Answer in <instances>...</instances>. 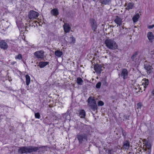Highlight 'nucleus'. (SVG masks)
<instances>
[{
	"label": "nucleus",
	"instance_id": "nucleus-15",
	"mask_svg": "<svg viewBox=\"0 0 154 154\" xmlns=\"http://www.w3.org/2000/svg\"><path fill=\"white\" fill-rule=\"evenodd\" d=\"M94 69L95 71L98 73H100L102 71V67L100 65L97 64L94 66Z\"/></svg>",
	"mask_w": 154,
	"mask_h": 154
},
{
	"label": "nucleus",
	"instance_id": "nucleus-10",
	"mask_svg": "<svg viewBox=\"0 0 154 154\" xmlns=\"http://www.w3.org/2000/svg\"><path fill=\"white\" fill-rule=\"evenodd\" d=\"M44 52L43 51L40 50V51H37L35 52L34 54L38 58H42L43 57Z\"/></svg>",
	"mask_w": 154,
	"mask_h": 154
},
{
	"label": "nucleus",
	"instance_id": "nucleus-17",
	"mask_svg": "<svg viewBox=\"0 0 154 154\" xmlns=\"http://www.w3.org/2000/svg\"><path fill=\"white\" fill-rule=\"evenodd\" d=\"M51 13L53 15L57 16L59 14V12L57 8H54L51 11Z\"/></svg>",
	"mask_w": 154,
	"mask_h": 154
},
{
	"label": "nucleus",
	"instance_id": "nucleus-33",
	"mask_svg": "<svg viewBox=\"0 0 154 154\" xmlns=\"http://www.w3.org/2000/svg\"><path fill=\"white\" fill-rule=\"evenodd\" d=\"M112 151V149H108L107 152H106V153L107 154H113Z\"/></svg>",
	"mask_w": 154,
	"mask_h": 154
},
{
	"label": "nucleus",
	"instance_id": "nucleus-22",
	"mask_svg": "<svg viewBox=\"0 0 154 154\" xmlns=\"http://www.w3.org/2000/svg\"><path fill=\"white\" fill-rule=\"evenodd\" d=\"M58 57H60L63 55V52L57 50L55 51L54 53Z\"/></svg>",
	"mask_w": 154,
	"mask_h": 154
},
{
	"label": "nucleus",
	"instance_id": "nucleus-11",
	"mask_svg": "<svg viewBox=\"0 0 154 154\" xmlns=\"http://www.w3.org/2000/svg\"><path fill=\"white\" fill-rule=\"evenodd\" d=\"M115 17L114 21L117 25V26H120L122 24V19L118 16H116Z\"/></svg>",
	"mask_w": 154,
	"mask_h": 154
},
{
	"label": "nucleus",
	"instance_id": "nucleus-23",
	"mask_svg": "<svg viewBox=\"0 0 154 154\" xmlns=\"http://www.w3.org/2000/svg\"><path fill=\"white\" fill-rule=\"evenodd\" d=\"M26 79V83L27 85H28L30 82V76L28 75H26L25 76Z\"/></svg>",
	"mask_w": 154,
	"mask_h": 154
},
{
	"label": "nucleus",
	"instance_id": "nucleus-8",
	"mask_svg": "<svg viewBox=\"0 0 154 154\" xmlns=\"http://www.w3.org/2000/svg\"><path fill=\"white\" fill-rule=\"evenodd\" d=\"M120 75L124 80L127 79L128 77V72L127 70L126 69H123L121 71Z\"/></svg>",
	"mask_w": 154,
	"mask_h": 154
},
{
	"label": "nucleus",
	"instance_id": "nucleus-25",
	"mask_svg": "<svg viewBox=\"0 0 154 154\" xmlns=\"http://www.w3.org/2000/svg\"><path fill=\"white\" fill-rule=\"evenodd\" d=\"M145 146L148 149V152L149 153H150V149L151 147V144L149 143H146Z\"/></svg>",
	"mask_w": 154,
	"mask_h": 154
},
{
	"label": "nucleus",
	"instance_id": "nucleus-28",
	"mask_svg": "<svg viewBox=\"0 0 154 154\" xmlns=\"http://www.w3.org/2000/svg\"><path fill=\"white\" fill-rule=\"evenodd\" d=\"M111 1V0H103L102 1V4L103 5L108 4Z\"/></svg>",
	"mask_w": 154,
	"mask_h": 154
},
{
	"label": "nucleus",
	"instance_id": "nucleus-27",
	"mask_svg": "<svg viewBox=\"0 0 154 154\" xmlns=\"http://www.w3.org/2000/svg\"><path fill=\"white\" fill-rule=\"evenodd\" d=\"M69 40L70 41V43H75V38L73 36L69 38Z\"/></svg>",
	"mask_w": 154,
	"mask_h": 154
},
{
	"label": "nucleus",
	"instance_id": "nucleus-43",
	"mask_svg": "<svg viewBox=\"0 0 154 154\" xmlns=\"http://www.w3.org/2000/svg\"><path fill=\"white\" fill-rule=\"evenodd\" d=\"M152 54L154 55V53H153Z\"/></svg>",
	"mask_w": 154,
	"mask_h": 154
},
{
	"label": "nucleus",
	"instance_id": "nucleus-21",
	"mask_svg": "<svg viewBox=\"0 0 154 154\" xmlns=\"http://www.w3.org/2000/svg\"><path fill=\"white\" fill-rule=\"evenodd\" d=\"M140 15L139 14L137 13L133 17L132 20L134 22H136L138 20L139 18Z\"/></svg>",
	"mask_w": 154,
	"mask_h": 154
},
{
	"label": "nucleus",
	"instance_id": "nucleus-37",
	"mask_svg": "<svg viewBox=\"0 0 154 154\" xmlns=\"http://www.w3.org/2000/svg\"><path fill=\"white\" fill-rule=\"evenodd\" d=\"M154 27V25L153 24L152 25L149 26H148V28L149 29H152Z\"/></svg>",
	"mask_w": 154,
	"mask_h": 154
},
{
	"label": "nucleus",
	"instance_id": "nucleus-32",
	"mask_svg": "<svg viewBox=\"0 0 154 154\" xmlns=\"http://www.w3.org/2000/svg\"><path fill=\"white\" fill-rule=\"evenodd\" d=\"M16 59H18L19 60L21 59L22 58V56L21 54H19L17 56H16L15 57Z\"/></svg>",
	"mask_w": 154,
	"mask_h": 154
},
{
	"label": "nucleus",
	"instance_id": "nucleus-31",
	"mask_svg": "<svg viewBox=\"0 0 154 154\" xmlns=\"http://www.w3.org/2000/svg\"><path fill=\"white\" fill-rule=\"evenodd\" d=\"M143 106V105L142 104V103L140 102H139L137 104V108L140 109L141 108V107Z\"/></svg>",
	"mask_w": 154,
	"mask_h": 154
},
{
	"label": "nucleus",
	"instance_id": "nucleus-4",
	"mask_svg": "<svg viewBox=\"0 0 154 154\" xmlns=\"http://www.w3.org/2000/svg\"><path fill=\"white\" fill-rule=\"evenodd\" d=\"M87 102L88 105L93 111H95L97 109V106L95 99L92 97H90L88 99Z\"/></svg>",
	"mask_w": 154,
	"mask_h": 154
},
{
	"label": "nucleus",
	"instance_id": "nucleus-35",
	"mask_svg": "<svg viewBox=\"0 0 154 154\" xmlns=\"http://www.w3.org/2000/svg\"><path fill=\"white\" fill-rule=\"evenodd\" d=\"M101 83L100 82H98L96 85V87L97 88H99L101 85Z\"/></svg>",
	"mask_w": 154,
	"mask_h": 154
},
{
	"label": "nucleus",
	"instance_id": "nucleus-42",
	"mask_svg": "<svg viewBox=\"0 0 154 154\" xmlns=\"http://www.w3.org/2000/svg\"><path fill=\"white\" fill-rule=\"evenodd\" d=\"M104 25L103 24L102 25V26H104Z\"/></svg>",
	"mask_w": 154,
	"mask_h": 154
},
{
	"label": "nucleus",
	"instance_id": "nucleus-14",
	"mask_svg": "<svg viewBox=\"0 0 154 154\" xmlns=\"http://www.w3.org/2000/svg\"><path fill=\"white\" fill-rule=\"evenodd\" d=\"M138 54V51H136L131 56V58L133 61L135 62L137 61V60H138L137 58V55Z\"/></svg>",
	"mask_w": 154,
	"mask_h": 154
},
{
	"label": "nucleus",
	"instance_id": "nucleus-24",
	"mask_svg": "<svg viewBox=\"0 0 154 154\" xmlns=\"http://www.w3.org/2000/svg\"><path fill=\"white\" fill-rule=\"evenodd\" d=\"M85 115V112L84 110H80L79 112V116L81 118H84Z\"/></svg>",
	"mask_w": 154,
	"mask_h": 154
},
{
	"label": "nucleus",
	"instance_id": "nucleus-34",
	"mask_svg": "<svg viewBox=\"0 0 154 154\" xmlns=\"http://www.w3.org/2000/svg\"><path fill=\"white\" fill-rule=\"evenodd\" d=\"M97 104L99 106H101L104 105V103L102 101L100 100L98 101Z\"/></svg>",
	"mask_w": 154,
	"mask_h": 154
},
{
	"label": "nucleus",
	"instance_id": "nucleus-19",
	"mask_svg": "<svg viewBox=\"0 0 154 154\" xmlns=\"http://www.w3.org/2000/svg\"><path fill=\"white\" fill-rule=\"evenodd\" d=\"M123 147L124 148L128 149L130 146V143L128 140H126L123 143Z\"/></svg>",
	"mask_w": 154,
	"mask_h": 154
},
{
	"label": "nucleus",
	"instance_id": "nucleus-3",
	"mask_svg": "<svg viewBox=\"0 0 154 154\" xmlns=\"http://www.w3.org/2000/svg\"><path fill=\"white\" fill-rule=\"evenodd\" d=\"M105 43L107 48L110 49L114 50L117 48V44L115 41L112 39H106Z\"/></svg>",
	"mask_w": 154,
	"mask_h": 154
},
{
	"label": "nucleus",
	"instance_id": "nucleus-44",
	"mask_svg": "<svg viewBox=\"0 0 154 154\" xmlns=\"http://www.w3.org/2000/svg\"><path fill=\"white\" fill-rule=\"evenodd\" d=\"M93 1H95V0H93Z\"/></svg>",
	"mask_w": 154,
	"mask_h": 154
},
{
	"label": "nucleus",
	"instance_id": "nucleus-13",
	"mask_svg": "<svg viewBox=\"0 0 154 154\" xmlns=\"http://www.w3.org/2000/svg\"><path fill=\"white\" fill-rule=\"evenodd\" d=\"M147 37L148 39L151 42H152V40L154 38L153 33L152 32H149L147 33Z\"/></svg>",
	"mask_w": 154,
	"mask_h": 154
},
{
	"label": "nucleus",
	"instance_id": "nucleus-39",
	"mask_svg": "<svg viewBox=\"0 0 154 154\" xmlns=\"http://www.w3.org/2000/svg\"><path fill=\"white\" fill-rule=\"evenodd\" d=\"M152 93L153 95H154V89H153L152 91Z\"/></svg>",
	"mask_w": 154,
	"mask_h": 154
},
{
	"label": "nucleus",
	"instance_id": "nucleus-16",
	"mask_svg": "<svg viewBox=\"0 0 154 154\" xmlns=\"http://www.w3.org/2000/svg\"><path fill=\"white\" fill-rule=\"evenodd\" d=\"M142 81V85H143L144 88H146L149 85V80L148 79H144Z\"/></svg>",
	"mask_w": 154,
	"mask_h": 154
},
{
	"label": "nucleus",
	"instance_id": "nucleus-41",
	"mask_svg": "<svg viewBox=\"0 0 154 154\" xmlns=\"http://www.w3.org/2000/svg\"><path fill=\"white\" fill-rule=\"evenodd\" d=\"M128 117H128V118H127V117H126V119H128Z\"/></svg>",
	"mask_w": 154,
	"mask_h": 154
},
{
	"label": "nucleus",
	"instance_id": "nucleus-40",
	"mask_svg": "<svg viewBox=\"0 0 154 154\" xmlns=\"http://www.w3.org/2000/svg\"><path fill=\"white\" fill-rule=\"evenodd\" d=\"M15 63V62H12L11 63V64H12V65H14V63Z\"/></svg>",
	"mask_w": 154,
	"mask_h": 154
},
{
	"label": "nucleus",
	"instance_id": "nucleus-36",
	"mask_svg": "<svg viewBox=\"0 0 154 154\" xmlns=\"http://www.w3.org/2000/svg\"><path fill=\"white\" fill-rule=\"evenodd\" d=\"M35 118L39 119L40 117L39 113L38 112L35 113Z\"/></svg>",
	"mask_w": 154,
	"mask_h": 154
},
{
	"label": "nucleus",
	"instance_id": "nucleus-30",
	"mask_svg": "<svg viewBox=\"0 0 154 154\" xmlns=\"http://www.w3.org/2000/svg\"><path fill=\"white\" fill-rule=\"evenodd\" d=\"M121 129L122 131V134L124 138L126 137V133L125 131L122 128H121Z\"/></svg>",
	"mask_w": 154,
	"mask_h": 154
},
{
	"label": "nucleus",
	"instance_id": "nucleus-18",
	"mask_svg": "<svg viewBox=\"0 0 154 154\" xmlns=\"http://www.w3.org/2000/svg\"><path fill=\"white\" fill-rule=\"evenodd\" d=\"M134 7V4L133 3H129L126 9L129 11L130 9H133Z\"/></svg>",
	"mask_w": 154,
	"mask_h": 154
},
{
	"label": "nucleus",
	"instance_id": "nucleus-2",
	"mask_svg": "<svg viewBox=\"0 0 154 154\" xmlns=\"http://www.w3.org/2000/svg\"><path fill=\"white\" fill-rule=\"evenodd\" d=\"M89 132V131L87 130V131H85L83 133H79L77 135V138L80 144L82 143L85 140H87Z\"/></svg>",
	"mask_w": 154,
	"mask_h": 154
},
{
	"label": "nucleus",
	"instance_id": "nucleus-5",
	"mask_svg": "<svg viewBox=\"0 0 154 154\" xmlns=\"http://www.w3.org/2000/svg\"><path fill=\"white\" fill-rule=\"evenodd\" d=\"M89 22L92 29L94 32H96L98 26L96 21L95 19L91 18L90 19Z\"/></svg>",
	"mask_w": 154,
	"mask_h": 154
},
{
	"label": "nucleus",
	"instance_id": "nucleus-6",
	"mask_svg": "<svg viewBox=\"0 0 154 154\" xmlns=\"http://www.w3.org/2000/svg\"><path fill=\"white\" fill-rule=\"evenodd\" d=\"M39 15V13L33 10L30 11L29 12L28 15V17L30 20L35 19Z\"/></svg>",
	"mask_w": 154,
	"mask_h": 154
},
{
	"label": "nucleus",
	"instance_id": "nucleus-20",
	"mask_svg": "<svg viewBox=\"0 0 154 154\" xmlns=\"http://www.w3.org/2000/svg\"><path fill=\"white\" fill-rule=\"evenodd\" d=\"M48 62H40L39 63L38 66L40 68H43L49 63Z\"/></svg>",
	"mask_w": 154,
	"mask_h": 154
},
{
	"label": "nucleus",
	"instance_id": "nucleus-29",
	"mask_svg": "<svg viewBox=\"0 0 154 154\" xmlns=\"http://www.w3.org/2000/svg\"><path fill=\"white\" fill-rule=\"evenodd\" d=\"M101 82L102 83L103 85L105 86H107L108 85V83L106 82V79H103L101 80Z\"/></svg>",
	"mask_w": 154,
	"mask_h": 154
},
{
	"label": "nucleus",
	"instance_id": "nucleus-7",
	"mask_svg": "<svg viewBox=\"0 0 154 154\" xmlns=\"http://www.w3.org/2000/svg\"><path fill=\"white\" fill-rule=\"evenodd\" d=\"M144 67L147 73L148 74H149L152 73L153 68L150 63L145 64L144 65Z\"/></svg>",
	"mask_w": 154,
	"mask_h": 154
},
{
	"label": "nucleus",
	"instance_id": "nucleus-38",
	"mask_svg": "<svg viewBox=\"0 0 154 154\" xmlns=\"http://www.w3.org/2000/svg\"><path fill=\"white\" fill-rule=\"evenodd\" d=\"M104 149L105 150V152H106L108 150V149H109L108 148H104Z\"/></svg>",
	"mask_w": 154,
	"mask_h": 154
},
{
	"label": "nucleus",
	"instance_id": "nucleus-12",
	"mask_svg": "<svg viewBox=\"0 0 154 154\" xmlns=\"http://www.w3.org/2000/svg\"><path fill=\"white\" fill-rule=\"evenodd\" d=\"M63 27L64 32L66 33L69 32L71 29V28L68 23H64Z\"/></svg>",
	"mask_w": 154,
	"mask_h": 154
},
{
	"label": "nucleus",
	"instance_id": "nucleus-1",
	"mask_svg": "<svg viewBox=\"0 0 154 154\" xmlns=\"http://www.w3.org/2000/svg\"><path fill=\"white\" fill-rule=\"evenodd\" d=\"M44 146L36 147L35 146H29V147L26 146L20 147L18 152L20 153H30L33 152H36L40 149L42 148Z\"/></svg>",
	"mask_w": 154,
	"mask_h": 154
},
{
	"label": "nucleus",
	"instance_id": "nucleus-26",
	"mask_svg": "<svg viewBox=\"0 0 154 154\" xmlns=\"http://www.w3.org/2000/svg\"><path fill=\"white\" fill-rule=\"evenodd\" d=\"M76 82L78 84L81 85L83 82V81L80 77H78L77 79Z\"/></svg>",
	"mask_w": 154,
	"mask_h": 154
},
{
	"label": "nucleus",
	"instance_id": "nucleus-9",
	"mask_svg": "<svg viewBox=\"0 0 154 154\" xmlns=\"http://www.w3.org/2000/svg\"><path fill=\"white\" fill-rule=\"evenodd\" d=\"M0 48L4 50H6L8 49V45L4 40H2L0 42Z\"/></svg>",
	"mask_w": 154,
	"mask_h": 154
}]
</instances>
